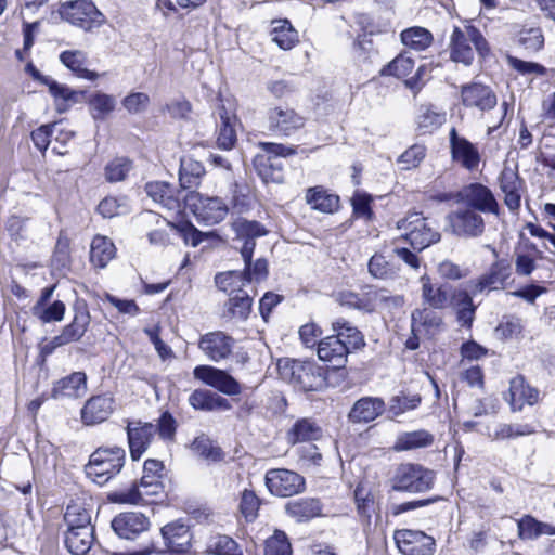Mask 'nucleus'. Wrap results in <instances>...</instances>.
Segmentation results:
<instances>
[{
	"label": "nucleus",
	"mask_w": 555,
	"mask_h": 555,
	"mask_svg": "<svg viewBox=\"0 0 555 555\" xmlns=\"http://www.w3.org/2000/svg\"><path fill=\"white\" fill-rule=\"evenodd\" d=\"M449 49L451 60L466 66L473 63L475 51L480 56L489 52L488 42L480 30L470 25L453 28Z\"/></svg>",
	"instance_id": "obj_1"
},
{
	"label": "nucleus",
	"mask_w": 555,
	"mask_h": 555,
	"mask_svg": "<svg viewBox=\"0 0 555 555\" xmlns=\"http://www.w3.org/2000/svg\"><path fill=\"white\" fill-rule=\"evenodd\" d=\"M125 462L126 452L122 448H99L90 455L86 474L93 482L103 486L120 473Z\"/></svg>",
	"instance_id": "obj_2"
},
{
	"label": "nucleus",
	"mask_w": 555,
	"mask_h": 555,
	"mask_svg": "<svg viewBox=\"0 0 555 555\" xmlns=\"http://www.w3.org/2000/svg\"><path fill=\"white\" fill-rule=\"evenodd\" d=\"M278 369L283 379L304 391H317L326 384L322 370L314 363L284 359L278 362Z\"/></svg>",
	"instance_id": "obj_3"
},
{
	"label": "nucleus",
	"mask_w": 555,
	"mask_h": 555,
	"mask_svg": "<svg viewBox=\"0 0 555 555\" xmlns=\"http://www.w3.org/2000/svg\"><path fill=\"white\" fill-rule=\"evenodd\" d=\"M400 236L408 241L412 248L422 251L431 244L440 241V233L420 212L408 214L397 221Z\"/></svg>",
	"instance_id": "obj_4"
},
{
	"label": "nucleus",
	"mask_w": 555,
	"mask_h": 555,
	"mask_svg": "<svg viewBox=\"0 0 555 555\" xmlns=\"http://www.w3.org/2000/svg\"><path fill=\"white\" fill-rule=\"evenodd\" d=\"M435 475L418 464H400L391 478V488L399 492L418 493L433 488Z\"/></svg>",
	"instance_id": "obj_5"
},
{
	"label": "nucleus",
	"mask_w": 555,
	"mask_h": 555,
	"mask_svg": "<svg viewBox=\"0 0 555 555\" xmlns=\"http://www.w3.org/2000/svg\"><path fill=\"white\" fill-rule=\"evenodd\" d=\"M184 207L189 208L198 222L214 225L221 222L229 212L228 205L217 196H206L190 191L183 196Z\"/></svg>",
	"instance_id": "obj_6"
},
{
	"label": "nucleus",
	"mask_w": 555,
	"mask_h": 555,
	"mask_svg": "<svg viewBox=\"0 0 555 555\" xmlns=\"http://www.w3.org/2000/svg\"><path fill=\"white\" fill-rule=\"evenodd\" d=\"M61 17L86 31L100 27L104 15L90 0H75L62 3L59 10Z\"/></svg>",
	"instance_id": "obj_7"
},
{
	"label": "nucleus",
	"mask_w": 555,
	"mask_h": 555,
	"mask_svg": "<svg viewBox=\"0 0 555 555\" xmlns=\"http://www.w3.org/2000/svg\"><path fill=\"white\" fill-rule=\"evenodd\" d=\"M512 280V266L507 260L501 259L491 264L489 271L476 280L468 282L473 295L483 292L504 289Z\"/></svg>",
	"instance_id": "obj_8"
},
{
	"label": "nucleus",
	"mask_w": 555,
	"mask_h": 555,
	"mask_svg": "<svg viewBox=\"0 0 555 555\" xmlns=\"http://www.w3.org/2000/svg\"><path fill=\"white\" fill-rule=\"evenodd\" d=\"M266 486L276 496L287 498L305 489V479L296 472L285 468H273L266 474Z\"/></svg>",
	"instance_id": "obj_9"
},
{
	"label": "nucleus",
	"mask_w": 555,
	"mask_h": 555,
	"mask_svg": "<svg viewBox=\"0 0 555 555\" xmlns=\"http://www.w3.org/2000/svg\"><path fill=\"white\" fill-rule=\"evenodd\" d=\"M231 229L234 232V241L241 243L240 254L243 260H249L253 257L256 247V238L267 235V229L256 220H247L238 217L231 222Z\"/></svg>",
	"instance_id": "obj_10"
},
{
	"label": "nucleus",
	"mask_w": 555,
	"mask_h": 555,
	"mask_svg": "<svg viewBox=\"0 0 555 555\" xmlns=\"http://www.w3.org/2000/svg\"><path fill=\"white\" fill-rule=\"evenodd\" d=\"M455 198L456 202L464 203L479 212L499 215V204L492 191L483 184L470 183L460 190Z\"/></svg>",
	"instance_id": "obj_11"
},
{
	"label": "nucleus",
	"mask_w": 555,
	"mask_h": 555,
	"mask_svg": "<svg viewBox=\"0 0 555 555\" xmlns=\"http://www.w3.org/2000/svg\"><path fill=\"white\" fill-rule=\"evenodd\" d=\"M393 539L403 555H431L435 552V539L423 531L396 530Z\"/></svg>",
	"instance_id": "obj_12"
},
{
	"label": "nucleus",
	"mask_w": 555,
	"mask_h": 555,
	"mask_svg": "<svg viewBox=\"0 0 555 555\" xmlns=\"http://www.w3.org/2000/svg\"><path fill=\"white\" fill-rule=\"evenodd\" d=\"M452 232L462 237H478L485 231V220L479 211L469 207L457 208L448 216Z\"/></svg>",
	"instance_id": "obj_13"
},
{
	"label": "nucleus",
	"mask_w": 555,
	"mask_h": 555,
	"mask_svg": "<svg viewBox=\"0 0 555 555\" xmlns=\"http://www.w3.org/2000/svg\"><path fill=\"white\" fill-rule=\"evenodd\" d=\"M193 375L196 379L227 396H237L242 392L240 383L233 376L215 366L198 365L194 369Z\"/></svg>",
	"instance_id": "obj_14"
},
{
	"label": "nucleus",
	"mask_w": 555,
	"mask_h": 555,
	"mask_svg": "<svg viewBox=\"0 0 555 555\" xmlns=\"http://www.w3.org/2000/svg\"><path fill=\"white\" fill-rule=\"evenodd\" d=\"M267 119L268 129L278 135L289 137L305 126V118L291 107H272Z\"/></svg>",
	"instance_id": "obj_15"
},
{
	"label": "nucleus",
	"mask_w": 555,
	"mask_h": 555,
	"mask_svg": "<svg viewBox=\"0 0 555 555\" xmlns=\"http://www.w3.org/2000/svg\"><path fill=\"white\" fill-rule=\"evenodd\" d=\"M151 521L149 517L139 512H126L115 516L112 520L114 532L125 540H135L149 531Z\"/></svg>",
	"instance_id": "obj_16"
},
{
	"label": "nucleus",
	"mask_w": 555,
	"mask_h": 555,
	"mask_svg": "<svg viewBox=\"0 0 555 555\" xmlns=\"http://www.w3.org/2000/svg\"><path fill=\"white\" fill-rule=\"evenodd\" d=\"M450 149L452 159L468 171L478 169L481 155L475 144L464 137H460L455 128L450 130Z\"/></svg>",
	"instance_id": "obj_17"
},
{
	"label": "nucleus",
	"mask_w": 555,
	"mask_h": 555,
	"mask_svg": "<svg viewBox=\"0 0 555 555\" xmlns=\"http://www.w3.org/2000/svg\"><path fill=\"white\" fill-rule=\"evenodd\" d=\"M234 338L222 331L204 334L198 341V348L214 362L229 358L234 347Z\"/></svg>",
	"instance_id": "obj_18"
},
{
	"label": "nucleus",
	"mask_w": 555,
	"mask_h": 555,
	"mask_svg": "<svg viewBox=\"0 0 555 555\" xmlns=\"http://www.w3.org/2000/svg\"><path fill=\"white\" fill-rule=\"evenodd\" d=\"M462 104L467 108H476L480 112L495 107L498 99L492 89L480 82H470L461 88Z\"/></svg>",
	"instance_id": "obj_19"
},
{
	"label": "nucleus",
	"mask_w": 555,
	"mask_h": 555,
	"mask_svg": "<svg viewBox=\"0 0 555 555\" xmlns=\"http://www.w3.org/2000/svg\"><path fill=\"white\" fill-rule=\"evenodd\" d=\"M156 433L157 428L152 423L133 422L128 424V443L133 461H138L143 455Z\"/></svg>",
	"instance_id": "obj_20"
},
{
	"label": "nucleus",
	"mask_w": 555,
	"mask_h": 555,
	"mask_svg": "<svg viewBox=\"0 0 555 555\" xmlns=\"http://www.w3.org/2000/svg\"><path fill=\"white\" fill-rule=\"evenodd\" d=\"M500 189L504 193V203L509 210L520 207L524 192V180L519 177L517 168L505 166L499 177Z\"/></svg>",
	"instance_id": "obj_21"
},
{
	"label": "nucleus",
	"mask_w": 555,
	"mask_h": 555,
	"mask_svg": "<svg viewBox=\"0 0 555 555\" xmlns=\"http://www.w3.org/2000/svg\"><path fill=\"white\" fill-rule=\"evenodd\" d=\"M506 401L513 412L521 411L525 404L533 405L539 401V390L531 387L524 376L518 375L511 379Z\"/></svg>",
	"instance_id": "obj_22"
},
{
	"label": "nucleus",
	"mask_w": 555,
	"mask_h": 555,
	"mask_svg": "<svg viewBox=\"0 0 555 555\" xmlns=\"http://www.w3.org/2000/svg\"><path fill=\"white\" fill-rule=\"evenodd\" d=\"M386 410L385 401L379 397H362L358 399L348 413L352 424H367L380 416Z\"/></svg>",
	"instance_id": "obj_23"
},
{
	"label": "nucleus",
	"mask_w": 555,
	"mask_h": 555,
	"mask_svg": "<svg viewBox=\"0 0 555 555\" xmlns=\"http://www.w3.org/2000/svg\"><path fill=\"white\" fill-rule=\"evenodd\" d=\"M317 353L321 361L328 362L334 369H340L347 362L349 350L339 337L332 335L319 341Z\"/></svg>",
	"instance_id": "obj_24"
},
{
	"label": "nucleus",
	"mask_w": 555,
	"mask_h": 555,
	"mask_svg": "<svg viewBox=\"0 0 555 555\" xmlns=\"http://www.w3.org/2000/svg\"><path fill=\"white\" fill-rule=\"evenodd\" d=\"M114 411V400L109 396H93L81 410V421L86 425L104 422Z\"/></svg>",
	"instance_id": "obj_25"
},
{
	"label": "nucleus",
	"mask_w": 555,
	"mask_h": 555,
	"mask_svg": "<svg viewBox=\"0 0 555 555\" xmlns=\"http://www.w3.org/2000/svg\"><path fill=\"white\" fill-rule=\"evenodd\" d=\"M87 392V375L83 372H74L59 379L52 388V398H79Z\"/></svg>",
	"instance_id": "obj_26"
},
{
	"label": "nucleus",
	"mask_w": 555,
	"mask_h": 555,
	"mask_svg": "<svg viewBox=\"0 0 555 555\" xmlns=\"http://www.w3.org/2000/svg\"><path fill=\"white\" fill-rule=\"evenodd\" d=\"M166 546L173 553H185L191 546L192 533L182 522H171L162 528Z\"/></svg>",
	"instance_id": "obj_27"
},
{
	"label": "nucleus",
	"mask_w": 555,
	"mask_h": 555,
	"mask_svg": "<svg viewBox=\"0 0 555 555\" xmlns=\"http://www.w3.org/2000/svg\"><path fill=\"white\" fill-rule=\"evenodd\" d=\"M90 319L87 308H77L73 321L64 326L60 335L54 336V343L67 345L78 341L87 332Z\"/></svg>",
	"instance_id": "obj_28"
},
{
	"label": "nucleus",
	"mask_w": 555,
	"mask_h": 555,
	"mask_svg": "<svg viewBox=\"0 0 555 555\" xmlns=\"http://www.w3.org/2000/svg\"><path fill=\"white\" fill-rule=\"evenodd\" d=\"M411 320L413 334L431 336L435 335L442 325V318L440 314L429 307L414 310L412 312Z\"/></svg>",
	"instance_id": "obj_29"
},
{
	"label": "nucleus",
	"mask_w": 555,
	"mask_h": 555,
	"mask_svg": "<svg viewBox=\"0 0 555 555\" xmlns=\"http://www.w3.org/2000/svg\"><path fill=\"white\" fill-rule=\"evenodd\" d=\"M449 302L454 309L457 322L461 326L468 328L472 327L475 319L476 306L474 305L468 292L462 289L454 291Z\"/></svg>",
	"instance_id": "obj_30"
},
{
	"label": "nucleus",
	"mask_w": 555,
	"mask_h": 555,
	"mask_svg": "<svg viewBox=\"0 0 555 555\" xmlns=\"http://www.w3.org/2000/svg\"><path fill=\"white\" fill-rule=\"evenodd\" d=\"M220 117L217 144L220 149L231 150L236 142V126L238 120L222 105L218 108Z\"/></svg>",
	"instance_id": "obj_31"
},
{
	"label": "nucleus",
	"mask_w": 555,
	"mask_h": 555,
	"mask_svg": "<svg viewBox=\"0 0 555 555\" xmlns=\"http://www.w3.org/2000/svg\"><path fill=\"white\" fill-rule=\"evenodd\" d=\"M93 528H68L65 544L73 555H86L93 544Z\"/></svg>",
	"instance_id": "obj_32"
},
{
	"label": "nucleus",
	"mask_w": 555,
	"mask_h": 555,
	"mask_svg": "<svg viewBox=\"0 0 555 555\" xmlns=\"http://www.w3.org/2000/svg\"><path fill=\"white\" fill-rule=\"evenodd\" d=\"M285 509L297 521H307L321 515L322 504L314 498H301L289 501Z\"/></svg>",
	"instance_id": "obj_33"
},
{
	"label": "nucleus",
	"mask_w": 555,
	"mask_h": 555,
	"mask_svg": "<svg viewBox=\"0 0 555 555\" xmlns=\"http://www.w3.org/2000/svg\"><path fill=\"white\" fill-rule=\"evenodd\" d=\"M189 403L195 410L202 411H227L231 409V404L227 399L206 389L194 390L189 397Z\"/></svg>",
	"instance_id": "obj_34"
},
{
	"label": "nucleus",
	"mask_w": 555,
	"mask_h": 555,
	"mask_svg": "<svg viewBox=\"0 0 555 555\" xmlns=\"http://www.w3.org/2000/svg\"><path fill=\"white\" fill-rule=\"evenodd\" d=\"M423 301L433 309H443L448 306L450 294L444 285H435L427 275L421 278Z\"/></svg>",
	"instance_id": "obj_35"
},
{
	"label": "nucleus",
	"mask_w": 555,
	"mask_h": 555,
	"mask_svg": "<svg viewBox=\"0 0 555 555\" xmlns=\"http://www.w3.org/2000/svg\"><path fill=\"white\" fill-rule=\"evenodd\" d=\"M306 202L314 210L325 214H333L339 207V197L328 193L322 186H314L307 190Z\"/></svg>",
	"instance_id": "obj_36"
},
{
	"label": "nucleus",
	"mask_w": 555,
	"mask_h": 555,
	"mask_svg": "<svg viewBox=\"0 0 555 555\" xmlns=\"http://www.w3.org/2000/svg\"><path fill=\"white\" fill-rule=\"evenodd\" d=\"M271 39L282 50H291L298 41V33L287 20L272 22Z\"/></svg>",
	"instance_id": "obj_37"
},
{
	"label": "nucleus",
	"mask_w": 555,
	"mask_h": 555,
	"mask_svg": "<svg viewBox=\"0 0 555 555\" xmlns=\"http://www.w3.org/2000/svg\"><path fill=\"white\" fill-rule=\"evenodd\" d=\"M113 242L103 235H96L91 242L90 260L98 268H104L115 257Z\"/></svg>",
	"instance_id": "obj_38"
},
{
	"label": "nucleus",
	"mask_w": 555,
	"mask_h": 555,
	"mask_svg": "<svg viewBox=\"0 0 555 555\" xmlns=\"http://www.w3.org/2000/svg\"><path fill=\"white\" fill-rule=\"evenodd\" d=\"M434 442V436L425 430H414L402 433L397 437L393 449L396 451H409L420 448H426Z\"/></svg>",
	"instance_id": "obj_39"
},
{
	"label": "nucleus",
	"mask_w": 555,
	"mask_h": 555,
	"mask_svg": "<svg viewBox=\"0 0 555 555\" xmlns=\"http://www.w3.org/2000/svg\"><path fill=\"white\" fill-rule=\"evenodd\" d=\"M332 330L336 333L334 336L350 348L358 349L364 346V337L362 333L347 320L339 318L332 323Z\"/></svg>",
	"instance_id": "obj_40"
},
{
	"label": "nucleus",
	"mask_w": 555,
	"mask_h": 555,
	"mask_svg": "<svg viewBox=\"0 0 555 555\" xmlns=\"http://www.w3.org/2000/svg\"><path fill=\"white\" fill-rule=\"evenodd\" d=\"M205 173L204 166L201 162L185 156L181 158L179 181L183 190L191 189L198 184L201 177Z\"/></svg>",
	"instance_id": "obj_41"
},
{
	"label": "nucleus",
	"mask_w": 555,
	"mask_h": 555,
	"mask_svg": "<svg viewBox=\"0 0 555 555\" xmlns=\"http://www.w3.org/2000/svg\"><path fill=\"white\" fill-rule=\"evenodd\" d=\"M369 313L378 309H397L401 308L404 304V297L401 295H391L387 289H371L369 291Z\"/></svg>",
	"instance_id": "obj_42"
},
{
	"label": "nucleus",
	"mask_w": 555,
	"mask_h": 555,
	"mask_svg": "<svg viewBox=\"0 0 555 555\" xmlns=\"http://www.w3.org/2000/svg\"><path fill=\"white\" fill-rule=\"evenodd\" d=\"M60 60L80 78L94 80L99 76L95 72H91L85 67L86 54L80 50L64 51L61 53Z\"/></svg>",
	"instance_id": "obj_43"
},
{
	"label": "nucleus",
	"mask_w": 555,
	"mask_h": 555,
	"mask_svg": "<svg viewBox=\"0 0 555 555\" xmlns=\"http://www.w3.org/2000/svg\"><path fill=\"white\" fill-rule=\"evenodd\" d=\"M227 317L238 321H246L251 312L253 298L246 293L231 296L225 304Z\"/></svg>",
	"instance_id": "obj_44"
},
{
	"label": "nucleus",
	"mask_w": 555,
	"mask_h": 555,
	"mask_svg": "<svg viewBox=\"0 0 555 555\" xmlns=\"http://www.w3.org/2000/svg\"><path fill=\"white\" fill-rule=\"evenodd\" d=\"M401 41L404 46L415 51L426 50L433 42V35L424 27L414 26L404 29L401 35Z\"/></svg>",
	"instance_id": "obj_45"
},
{
	"label": "nucleus",
	"mask_w": 555,
	"mask_h": 555,
	"mask_svg": "<svg viewBox=\"0 0 555 555\" xmlns=\"http://www.w3.org/2000/svg\"><path fill=\"white\" fill-rule=\"evenodd\" d=\"M321 436V427L308 418H302L297 421L288 433V441L295 444L301 441L317 440Z\"/></svg>",
	"instance_id": "obj_46"
},
{
	"label": "nucleus",
	"mask_w": 555,
	"mask_h": 555,
	"mask_svg": "<svg viewBox=\"0 0 555 555\" xmlns=\"http://www.w3.org/2000/svg\"><path fill=\"white\" fill-rule=\"evenodd\" d=\"M255 167L264 182L280 183L283 181L282 165L275 158L258 155L255 158Z\"/></svg>",
	"instance_id": "obj_47"
},
{
	"label": "nucleus",
	"mask_w": 555,
	"mask_h": 555,
	"mask_svg": "<svg viewBox=\"0 0 555 555\" xmlns=\"http://www.w3.org/2000/svg\"><path fill=\"white\" fill-rule=\"evenodd\" d=\"M367 267L370 274L373 278L379 280L395 279L399 275L400 271V268L398 266L388 260L382 254L373 255L369 261Z\"/></svg>",
	"instance_id": "obj_48"
},
{
	"label": "nucleus",
	"mask_w": 555,
	"mask_h": 555,
	"mask_svg": "<svg viewBox=\"0 0 555 555\" xmlns=\"http://www.w3.org/2000/svg\"><path fill=\"white\" fill-rule=\"evenodd\" d=\"M66 306L62 300H54L43 306H33L31 313L42 323L61 322L64 319Z\"/></svg>",
	"instance_id": "obj_49"
},
{
	"label": "nucleus",
	"mask_w": 555,
	"mask_h": 555,
	"mask_svg": "<svg viewBox=\"0 0 555 555\" xmlns=\"http://www.w3.org/2000/svg\"><path fill=\"white\" fill-rule=\"evenodd\" d=\"M537 433L535 427L532 424L524 423V424H498L493 434H490V437L493 440H505V439H514L522 436H530Z\"/></svg>",
	"instance_id": "obj_50"
},
{
	"label": "nucleus",
	"mask_w": 555,
	"mask_h": 555,
	"mask_svg": "<svg viewBox=\"0 0 555 555\" xmlns=\"http://www.w3.org/2000/svg\"><path fill=\"white\" fill-rule=\"evenodd\" d=\"M215 283L220 291L229 293L230 295L233 293H243L244 291L242 287L247 284L246 280L244 279V274L241 271H227L218 273L215 278Z\"/></svg>",
	"instance_id": "obj_51"
},
{
	"label": "nucleus",
	"mask_w": 555,
	"mask_h": 555,
	"mask_svg": "<svg viewBox=\"0 0 555 555\" xmlns=\"http://www.w3.org/2000/svg\"><path fill=\"white\" fill-rule=\"evenodd\" d=\"M191 449L196 455L207 461L217 462L223 457L221 449L205 435L196 437L192 442Z\"/></svg>",
	"instance_id": "obj_52"
},
{
	"label": "nucleus",
	"mask_w": 555,
	"mask_h": 555,
	"mask_svg": "<svg viewBox=\"0 0 555 555\" xmlns=\"http://www.w3.org/2000/svg\"><path fill=\"white\" fill-rule=\"evenodd\" d=\"M64 519L68 528L91 527L90 512L78 502H72L67 505Z\"/></svg>",
	"instance_id": "obj_53"
},
{
	"label": "nucleus",
	"mask_w": 555,
	"mask_h": 555,
	"mask_svg": "<svg viewBox=\"0 0 555 555\" xmlns=\"http://www.w3.org/2000/svg\"><path fill=\"white\" fill-rule=\"evenodd\" d=\"M414 67V60L408 53L399 54L380 70L383 76H396L402 78L408 76Z\"/></svg>",
	"instance_id": "obj_54"
},
{
	"label": "nucleus",
	"mask_w": 555,
	"mask_h": 555,
	"mask_svg": "<svg viewBox=\"0 0 555 555\" xmlns=\"http://www.w3.org/2000/svg\"><path fill=\"white\" fill-rule=\"evenodd\" d=\"M115 105L114 96L105 93H96L89 101L91 115L94 119H104L114 111Z\"/></svg>",
	"instance_id": "obj_55"
},
{
	"label": "nucleus",
	"mask_w": 555,
	"mask_h": 555,
	"mask_svg": "<svg viewBox=\"0 0 555 555\" xmlns=\"http://www.w3.org/2000/svg\"><path fill=\"white\" fill-rule=\"evenodd\" d=\"M421 401L422 398L417 393H401L390 399L388 410L393 416H400L405 412L416 409L420 405Z\"/></svg>",
	"instance_id": "obj_56"
},
{
	"label": "nucleus",
	"mask_w": 555,
	"mask_h": 555,
	"mask_svg": "<svg viewBox=\"0 0 555 555\" xmlns=\"http://www.w3.org/2000/svg\"><path fill=\"white\" fill-rule=\"evenodd\" d=\"M336 301L343 307L369 313V292L358 294L351 291H343L336 295Z\"/></svg>",
	"instance_id": "obj_57"
},
{
	"label": "nucleus",
	"mask_w": 555,
	"mask_h": 555,
	"mask_svg": "<svg viewBox=\"0 0 555 555\" xmlns=\"http://www.w3.org/2000/svg\"><path fill=\"white\" fill-rule=\"evenodd\" d=\"M292 545L285 532L275 530L274 533L266 540L264 555H292Z\"/></svg>",
	"instance_id": "obj_58"
},
{
	"label": "nucleus",
	"mask_w": 555,
	"mask_h": 555,
	"mask_svg": "<svg viewBox=\"0 0 555 555\" xmlns=\"http://www.w3.org/2000/svg\"><path fill=\"white\" fill-rule=\"evenodd\" d=\"M50 93L53 95L56 102V109L63 113L68 109L69 102H74L77 93L68 87L61 85L54 80H50L47 85Z\"/></svg>",
	"instance_id": "obj_59"
},
{
	"label": "nucleus",
	"mask_w": 555,
	"mask_h": 555,
	"mask_svg": "<svg viewBox=\"0 0 555 555\" xmlns=\"http://www.w3.org/2000/svg\"><path fill=\"white\" fill-rule=\"evenodd\" d=\"M426 156V147L421 144H414L404 151L397 159L402 170H411L420 166Z\"/></svg>",
	"instance_id": "obj_60"
},
{
	"label": "nucleus",
	"mask_w": 555,
	"mask_h": 555,
	"mask_svg": "<svg viewBox=\"0 0 555 555\" xmlns=\"http://www.w3.org/2000/svg\"><path fill=\"white\" fill-rule=\"evenodd\" d=\"M244 261V270L242 273L244 274V279L247 284L255 281L260 282L267 279L268 276V261L264 258H258L255 262H253V257L249 260Z\"/></svg>",
	"instance_id": "obj_61"
},
{
	"label": "nucleus",
	"mask_w": 555,
	"mask_h": 555,
	"mask_svg": "<svg viewBox=\"0 0 555 555\" xmlns=\"http://www.w3.org/2000/svg\"><path fill=\"white\" fill-rule=\"evenodd\" d=\"M185 194L186 193L183 192H176L175 189L169 185V192L163 194L162 198L156 203L171 214V216H178L181 214L182 209L185 208L183 201Z\"/></svg>",
	"instance_id": "obj_62"
},
{
	"label": "nucleus",
	"mask_w": 555,
	"mask_h": 555,
	"mask_svg": "<svg viewBox=\"0 0 555 555\" xmlns=\"http://www.w3.org/2000/svg\"><path fill=\"white\" fill-rule=\"evenodd\" d=\"M522 321L515 315H505L495 327V334L504 339L518 337L522 332Z\"/></svg>",
	"instance_id": "obj_63"
},
{
	"label": "nucleus",
	"mask_w": 555,
	"mask_h": 555,
	"mask_svg": "<svg viewBox=\"0 0 555 555\" xmlns=\"http://www.w3.org/2000/svg\"><path fill=\"white\" fill-rule=\"evenodd\" d=\"M164 464L162 461L149 459L143 466V476L140 480V486H153L157 488V481L162 477Z\"/></svg>",
	"instance_id": "obj_64"
}]
</instances>
